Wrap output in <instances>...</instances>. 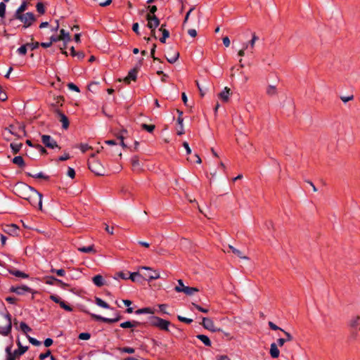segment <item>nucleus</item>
<instances>
[{
	"mask_svg": "<svg viewBox=\"0 0 360 360\" xmlns=\"http://www.w3.org/2000/svg\"><path fill=\"white\" fill-rule=\"evenodd\" d=\"M34 190V188L24 183H18L14 187L15 193L25 200L30 198Z\"/></svg>",
	"mask_w": 360,
	"mask_h": 360,
	"instance_id": "f257e3e1",
	"label": "nucleus"
},
{
	"mask_svg": "<svg viewBox=\"0 0 360 360\" xmlns=\"http://www.w3.org/2000/svg\"><path fill=\"white\" fill-rule=\"evenodd\" d=\"M11 330V317L9 314H0V334L7 335Z\"/></svg>",
	"mask_w": 360,
	"mask_h": 360,
	"instance_id": "f03ea898",
	"label": "nucleus"
},
{
	"mask_svg": "<svg viewBox=\"0 0 360 360\" xmlns=\"http://www.w3.org/2000/svg\"><path fill=\"white\" fill-rule=\"evenodd\" d=\"M14 18L23 24L24 28H28L32 25L37 18L31 12L14 14Z\"/></svg>",
	"mask_w": 360,
	"mask_h": 360,
	"instance_id": "7ed1b4c3",
	"label": "nucleus"
},
{
	"mask_svg": "<svg viewBox=\"0 0 360 360\" xmlns=\"http://www.w3.org/2000/svg\"><path fill=\"white\" fill-rule=\"evenodd\" d=\"M25 134L24 127L19 126L18 128L14 125H10L6 128L3 132V136L5 139L10 140V135H13L18 137L21 136L22 134Z\"/></svg>",
	"mask_w": 360,
	"mask_h": 360,
	"instance_id": "20e7f679",
	"label": "nucleus"
},
{
	"mask_svg": "<svg viewBox=\"0 0 360 360\" xmlns=\"http://www.w3.org/2000/svg\"><path fill=\"white\" fill-rule=\"evenodd\" d=\"M94 156L95 154L91 155V158H92V160H89V168L91 172L95 173L96 175H103L104 168L99 161L94 159Z\"/></svg>",
	"mask_w": 360,
	"mask_h": 360,
	"instance_id": "39448f33",
	"label": "nucleus"
},
{
	"mask_svg": "<svg viewBox=\"0 0 360 360\" xmlns=\"http://www.w3.org/2000/svg\"><path fill=\"white\" fill-rule=\"evenodd\" d=\"M33 207L42 208V195L36 189L33 191L31 195L27 200Z\"/></svg>",
	"mask_w": 360,
	"mask_h": 360,
	"instance_id": "423d86ee",
	"label": "nucleus"
},
{
	"mask_svg": "<svg viewBox=\"0 0 360 360\" xmlns=\"http://www.w3.org/2000/svg\"><path fill=\"white\" fill-rule=\"evenodd\" d=\"M150 324L161 330L167 331L169 330L170 322L158 316H153L150 320Z\"/></svg>",
	"mask_w": 360,
	"mask_h": 360,
	"instance_id": "0eeeda50",
	"label": "nucleus"
},
{
	"mask_svg": "<svg viewBox=\"0 0 360 360\" xmlns=\"http://www.w3.org/2000/svg\"><path fill=\"white\" fill-rule=\"evenodd\" d=\"M146 20L148 21L147 27L151 30L153 35L155 37V30L160 25L159 19L155 16V15L148 13L146 15Z\"/></svg>",
	"mask_w": 360,
	"mask_h": 360,
	"instance_id": "6e6552de",
	"label": "nucleus"
},
{
	"mask_svg": "<svg viewBox=\"0 0 360 360\" xmlns=\"http://www.w3.org/2000/svg\"><path fill=\"white\" fill-rule=\"evenodd\" d=\"M139 269L148 271L147 274H144V277L147 281L155 280L160 278V273L156 270H153L149 266H142L139 267Z\"/></svg>",
	"mask_w": 360,
	"mask_h": 360,
	"instance_id": "1a4fd4ad",
	"label": "nucleus"
},
{
	"mask_svg": "<svg viewBox=\"0 0 360 360\" xmlns=\"http://www.w3.org/2000/svg\"><path fill=\"white\" fill-rule=\"evenodd\" d=\"M41 141L47 148L53 149L58 147L56 141L49 135H42Z\"/></svg>",
	"mask_w": 360,
	"mask_h": 360,
	"instance_id": "9d476101",
	"label": "nucleus"
},
{
	"mask_svg": "<svg viewBox=\"0 0 360 360\" xmlns=\"http://www.w3.org/2000/svg\"><path fill=\"white\" fill-rule=\"evenodd\" d=\"M91 317H93L94 319H96L97 321H101L103 322L108 323H115L121 319V316H120L119 314H117L116 316L112 319L105 318V317H103L100 315L95 314H91Z\"/></svg>",
	"mask_w": 360,
	"mask_h": 360,
	"instance_id": "9b49d317",
	"label": "nucleus"
},
{
	"mask_svg": "<svg viewBox=\"0 0 360 360\" xmlns=\"http://www.w3.org/2000/svg\"><path fill=\"white\" fill-rule=\"evenodd\" d=\"M202 326L212 332L220 331V328H217L212 319L209 318H203L202 322Z\"/></svg>",
	"mask_w": 360,
	"mask_h": 360,
	"instance_id": "f8f14e48",
	"label": "nucleus"
},
{
	"mask_svg": "<svg viewBox=\"0 0 360 360\" xmlns=\"http://www.w3.org/2000/svg\"><path fill=\"white\" fill-rule=\"evenodd\" d=\"M179 56V52L172 49H169L166 52V58L169 63H175L177 60Z\"/></svg>",
	"mask_w": 360,
	"mask_h": 360,
	"instance_id": "ddd939ff",
	"label": "nucleus"
},
{
	"mask_svg": "<svg viewBox=\"0 0 360 360\" xmlns=\"http://www.w3.org/2000/svg\"><path fill=\"white\" fill-rule=\"evenodd\" d=\"M4 231L10 236H17L19 229L15 224H8L4 227Z\"/></svg>",
	"mask_w": 360,
	"mask_h": 360,
	"instance_id": "4468645a",
	"label": "nucleus"
},
{
	"mask_svg": "<svg viewBox=\"0 0 360 360\" xmlns=\"http://www.w3.org/2000/svg\"><path fill=\"white\" fill-rule=\"evenodd\" d=\"M174 290L177 292H184L187 295H192L195 292L199 291V290L196 288L188 287V286L184 287V288L175 287Z\"/></svg>",
	"mask_w": 360,
	"mask_h": 360,
	"instance_id": "2eb2a0df",
	"label": "nucleus"
},
{
	"mask_svg": "<svg viewBox=\"0 0 360 360\" xmlns=\"http://www.w3.org/2000/svg\"><path fill=\"white\" fill-rule=\"evenodd\" d=\"M60 41H63L64 46L66 47L67 44L70 41V34L69 32L65 31L64 29L60 30Z\"/></svg>",
	"mask_w": 360,
	"mask_h": 360,
	"instance_id": "dca6fc26",
	"label": "nucleus"
},
{
	"mask_svg": "<svg viewBox=\"0 0 360 360\" xmlns=\"http://www.w3.org/2000/svg\"><path fill=\"white\" fill-rule=\"evenodd\" d=\"M349 326L352 328L360 327V316L357 315L352 316L349 320Z\"/></svg>",
	"mask_w": 360,
	"mask_h": 360,
	"instance_id": "f3484780",
	"label": "nucleus"
},
{
	"mask_svg": "<svg viewBox=\"0 0 360 360\" xmlns=\"http://www.w3.org/2000/svg\"><path fill=\"white\" fill-rule=\"evenodd\" d=\"M137 77V70L136 68H134L131 70L127 76L124 78V81L129 84L131 81H135Z\"/></svg>",
	"mask_w": 360,
	"mask_h": 360,
	"instance_id": "a211bd4d",
	"label": "nucleus"
},
{
	"mask_svg": "<svg viewBox=\"0 0 360 360\" xmlns=\"http://www.w3.org/2000/svg\"><path fill=\"white\" fill-rule=\"evenodd\" d=\"M140 323L136 321H127L120 323L122 328H134L139 326Z\"/></svg>",
	"mask_w": 360,
	"mask_h": 360,
	"instance_id": "6ab92c4d",
	"label": "nucleus"
},
{
	"mask_svg": "<svg viewBox=\"0 0 360 360\" xmlns=\"http://www.w3.org/2000/svg\"><path fill=\"white\" fill-rule=\"evenodd\" d=\"M17 345L18 346V349H15L14 351L15 356L22 355L28 349V347L27 346H22V344H21V342H20L19 339L17 340Z\"/></svg>",
	"mask_w": 360,
	"mask_h": 360,
	"instance_id": "aec40b11",
	"label": "nucleus"
},
{
	"mask_svg": "<svg viewBox=\"0 0 360 360\" xmlns=\"http://www.w3.org/2000/svg\"><path fill=\"white\" fill-rule=\"evenodd\" d=\"M132 169L134 171L139 172L141 170V164L137 156H134L131 159Z\"/></svg>",
	"mask_w": 360,
	"mask_h": 360,
	"instance_id": "412c9836",
	"label": "nucleus"
},
{
	"mask_svg": "<svg viewBox=\"0 0 360 360\" xmlns=\"http://www.w3.org/2000/svg\"><path fill=\"white\" fill-rule=\"evenodd\" d=\"M230 89L225 87L224 90L219 94V98L224 102H228L230 96Z\"/></svg>",
	"mask_w": 360,
	"mask_h": 360,
	"instance_id": "4be33fe9",
	"label": "nucleus"
},
{
	"mask_svg": "<svg viewBox=\"0 0 360 360\" xmlns=\"http://www.w3.org/2000/svg\"><path fill=\"white\" fill-rule=\"evenodd\" d=\"M246 53H250V46H248V42L243 44L242 49L238 52V56L242 58L245 56Z\"/></svg>",
	"mask_w": 360,
	"mask_h": 360,
	"instance_id": "5701e85b",
	"label": "nucleus"
},
{
	"mask_svg": "<svg viewBox=\"0 0 360 360\" xmlns=\"http://www.w3.org/2000/svg\"><path fill=\"white\" fill-rule=\"evenodd\" d=\"M270 355L272 358H278L279 356L280 352L278 349V346L276 343H271L270 346Z\"/></svg>",
	"mask_w": 360,
	"mask_h": 360,
	"instance_id": "b1692460",
	"label": "nucleus"
},
{
	"mask_svg": "<svg viewBox=\"0 0 360 360\" xmlns=\"http://www.w3.org/2000/svg\"><path fill=\"white\" fill-rule=\"evenodd\" d=\"M30 1V0H22V4L15 11L14 14H20L24 13L27 9Z\"/></svg>",
	"mask_w": 360,
	"mask_h": 360,
	"instance_id": "393cba45",
	"label": "nucleus"
},
{
	"mask_svg": "<svg viewBox=\"0 0 360 360\" xmlns=\"http://www.w3.org/2000/svg\"><path fill=\"white\" fill-rule=\"evenodd\" d=\"M30 290V288L26 285L12 288V291L18 295L23 294L25 292H29Z\"/></svg>",
	"mask_w": 360,
	"mask_h": 360,
	"instance_id": "a878e982",
	"label": "nucleus"
},
{
	"mask_svg": "<svg viewBox=\"0 0 360 360\" xmlns=\"http://www.w3.org/2000/svg\"><path fill=\"white\" fill-rule=\"evenodd\" d=\"M78 251L84 253H96V250L94 249V245H91L87 247H81L77 248Z\"/></svg>",
	"mask_w": 360,
	"mask_h": 360,
	"instance_id": "bb28decb",
	"label": "nucleus"
},
{
	"mask_svg": "<svg viewBox=\"0 0 360 360\" xmlns=\"http://www.w3.org/2000/svg\"><path fill=\"white\" fill-rule=\"evenodd\" d=\"M229 248L232 251L233 254H235L238 257L243 259H248V257L245 256L240 250L235 248L233 246L229 245Z\"/></svg>",
	"mask_w": 360,
	"mask_h": 360,
	"instance_id": "cd10ccee",
	"label": "nucleus"
},
{
	"mask_svg": "<svg viewBox=\"0 0 360 360\" xmlns=\"http://www.w3.org/2000/svg\"><path fill=\"white\" fill-rule=\"evenodd\" d=\"M93 283L98 287L102 286L104 284L103 278L101 275H96L92 278Z\"/></svg>",
	"mask_w": 360,
	"mask_h": 360,
	"instance_id": "c85d7f7f",
	"label": "nucleus"
},
{
	"mask_svg": "<svg viewBox=\"0 0 360 360\" xmlns=\"http://www.w3.org/2000/svg\"><path fill=\"white\" fill-rule=\"evenodd\" d=\"M258 39H259V37L256 35L255 33H253L252 34V39L248 42V46H250V53H253L255 43Z\"/></svg>",
	"mask_w": 360,
	"mask_h": 360,
	"instance_id": "c756f323",
	"label": "nucleus"
},
{
	"mask_svg": "<svg viewBox=\"0 0 360 360\" xmlns=\"http://www.w3.org/2000/svg\"><path fill=\"white\" fill-rule=\"evenodd\" d=\"M58 115L60 117V121L62 122L63 127L64 129H67L69 126V121L68 117L62 112H58Z\"/></svg>",
	"mask_w": 360,
	"mask_h": 360,
	"instance_id": "7c9ffc66",
	"label": "nucleus"
},
{
	"mask_svg": "<svg viewBox=\"0 0 360 360\" xmlns=\"http://www.w3.org/2000/svg\"><path fill=\"white\" fill-rule=\"evenodd\" d=\"M196 338L202 342V343L206 346H211V341L210 338L205 335H198Z\"/></svg>",
	"mask_w": 360,
	"mask_h": 360,
	"instance_id": "2f4dec72",
	"label": "nucleus"
},
{
	"mask_svg": "<svg viewBox=\"0 0 360 360\" xmlns=\"http://www.w3.org/2000/svg\"><path fill=\"white\" fill-rule=\"evenodd\" d=\"M266 93L269 96H274L277 94L276 87L274 85H269L266 87Z\"/></svg>",
	"mask_w": 360,
	"mask_h": 360,
	"instance_id": "473e14b6",
	"label": "nucleus"
},
{
	"mask_svg": "<svg viewBox=\"0 0 360 360\" xmlns=\"http://www.w3.org/2000/svg\"><path fill=\"white\" fill-rule=\"evenodd\" d=\"M95 302L96 305L104 309H110L109 304L99 297H96Z\"/></svg>",
	"mask_w": 360,
	"mask_h": 360,
	"instance_id": "72a5a7b5",
	"label": "nucleus"
},
{
	"mask_svg": "<svg viewBox=\"0 0 360 360\" xmlns=\"http://www.w3.org/2000/svg\"><path fill=\"white\" fill-rule=\"evenodd\" d=\"M9 272L16 276V277H20V278H28V275L25 274L24 272H22L20 271H18V270H10Z\"/></svg>",
	"mask_w": 360,
	"mask_h": 360,
	"instance_id": "f704fd0d",
	"label": "nucleus"
},
{
	"mask_svg": "<svg viewBox=\"0 0 360 360\" xmlns=\"http://www.w3.org/2000/svg\"><path fill=\"white\" fill-rule=\"evenodd\" d=\"M136 314H153V311L149 307H145L142 309H139L136 311Z\"/></svg>",
	"mask_w": 360,
	"mask_h": 360,
	"instance_id": "c9c22d12",
	"label": "nucleus"
},
{
	"mask_svg": "<svg viewBox=\"0 0 360 360\" xmlns=\"http://www.w3.org/2000/svg\"><path fill=\"white\" fill-rule=\"evenodd\" d=\"M13 162L20 167H22L24 165V160L21 156H15L13 159Z\"/></svg>",
	"mask_w": 360,
	"mask_h": 360,
	"instance_id": "e433bc0d",
	"label": "nucleus"
},
{
	"mask_svg": "<svg viewBox=\"0 0 360 360\" xmlns=\"http://www.w3.org/2000/svg\"><path fill=\"white\" fill-rule=\"evenodd\" d=\"M20 328L26 335H27V333L28 332H30L32 330L31 328L28 326L25 322H21L20 323Z\"/></svg>",
	"mask_w": 360,
	"mask_h": 360,
	"instance_id": "4c0bfd02",
	"label": "nucleus"
},
{
	"mask_svg": "<svg viewBox=\"0 0 360 360\" xmlns=\"http://www.w3.org/2000/svg\"><path fill=\"white\" fill-rule=\"evenodd\" d=\"M22 146V143H11V148L14 153H17Z\"/></svg>",
	"mask_w": 360,
	"mask_h": 360,
	"instance_id": "58836bf2",
	"label": "nucleus"
},
{
	"mask_svg": "<svg viewBox=\"0 0 360 360\" xmlns=\"http://www.w3.org/2000/svg\"><path fill=\"white\" fill-rule=\"evenodd\" d=\"M27 338L28 339L29 342L34 345V346H39L41 345V342L37 340V339L30 337L29 335H26Z\"/></svg>",
	"mask_w": 360,
	"mask_h": 360,
	"instance_id": "ea45409f",
	"label": "nucleus"
},
{
	"mask_svg": "<svg viewBox=\"0 0 360 360\" xmlns=\"http://www.w3.org/2000/svg\"><path fill=\"white\" fill-rule=\"evenodd\" d=\"M27 44H24L22 46H21L20 47H19L17 50V52L20 54V55H25L26 53H27Z\"/></svg>",
	"mask_w": 360,
	"mask_h": 360,
	"instance_id": "a19ab883",
	"label": "nucleus"
},
{
	"mask_svg": "<svg viewBox=\"0 0 360 360\" xmlns=\"http://www.w3.org/2000/svg\"><path fill=\"white\" fill-rule=\"evenodd\" d=\"M165 25H162L160 28L159 29V31L162 32V37L165 38H168L169 37V32L164 28Z\"/></svg>",
	"mask_w": 360,
	"mask_h": 360,
	"instance_id": "79ce46f5",
	"label": "nucleus"
},
{
	"mask_svg": "<svg viewBox=\"0 0 360 360\" xmlns=\"http://www.w3.org/2000/svg\"><path fill=\"white\" fill-rule=\"evenodd\" d=\"M140 277H141V276L139 272H133L130 274L129 278L134 282L137 281V278Z\"/></svg>",
	"mask_w": 360,
	"mask_h": 360,
	"instance_id": "37998d69",
	"label": "nucleus"
},
{
	"mask_svg": "<svg viewBox=\"0 0 360 360\" xmlns=\"http://www.w3.org/2000/svg\"><path fill=\"white\" fill-rule=\"evenodd\" d=\"M141 127L143 129L146 130L147 131H148L150 133L153 132V131L155 129V125H153V124L148 125L146 124H141Z\"/></svg>",
	"mask_w": 360,
	"mask_h": 360,
	"instance_id": "c03bdc74",
	"label": "nucleus"
},
{
	"mask_svg": "<svg viewBox=\"0 0 360 360\" xmlns=\"http://www.w3.org/2000/svg\"><path fill=\"white\" fill-rule=\"evenodd\" d=\"M79 148L81 150L82 153H85L88 150L91 149V147L86 143H81L79 146Z\"/></svg>",
	"mask_w": 360,
	"mask_h": 360,
	"instance_id": "a18cd8bd",
	"label": "nucleus"
},
{
	"mask_svg": "<svg viewBox=\"0 0 360 360\" xmlns=\"http://www.w3.org/2000/svg\"><path fill=\"white\" fill-rule=\"evenodd\" d=\"M6 6L4 2L0 3V17L4 18L6 13Z\"/></svg>",
	"mask_w": 360,
	"mask_h": 360,
	"instance_id": "49530a36",
	"label": "nucleus"
},
{
	"mask_svg": "<svg viewBox=\"0 0 360 360\" xmlns=\"http://www.w3.org/2000/svg\"><path fill=\"white\" fill-rule=\"evenodd\" d=\"M36 8H37V11L39 13H41V14H44V13L45 8H44V6L42 3H41V2L37 3V6H36Z\"/></svg>",
	"mask_w": 360,
	"mask_h": 360,
	"instance_id": "de8ad7c7",
	"label": "nucleus"
},
{
	"mask_svg": "<svg viewBox=\"0 0 360 360\" xmlns=\"http://www.w3.org/2000/svg\"><path fill=\"white\" fill-rule=\"evenodd\" d=\"M60 306L64 309L65 310L68 311H72V308L69 306L68 304H67L65 302L63 301H61L60 302Z\"/></svg>",
	"mask_w": 360,
	"mask_h": 360,
	"instance_id": "09e8293b",
	"label": "nucleus"
},
{
	"mask_svg": "<svg viewBox=\"0 0 360 360\" xmlns=\"http://www.w3.org/2000/svg\"><path fill=\"white\" fill-rule=\"evenodd\" d=\"M96 3H98L101 6H106L111 4L112 0H105V1H103L101 0H94Z\"/></svg>",
	"mask_w": 360,
	"mask_h": 360,
	"instance_id": "8fccbe9b",
	"label": "nucleus"
},
{
	"mask_svg": "<svg viewBox=\"0 0 360 360\" xmlns=\"http://www.w3.org/2000/svg\"><path fill=\"white\" fill-rule=\"evenodd\" d=\"M91 335L89 333H81L79 335V338L82 340H87L90 338Z\"/></svg>",
	"mask_w": 360,
	"mask_h": 360,
	"instance_id": "3c124183",
	"label": "nucleus"
},
{
	"mask_svg": "<svg viewBox=\"0 0 360 360\" xmlns=\"http://www.w3.org/2000/svg\"><path fill=\"white\" fill-rule=\"evenodd\" d=\"M26 44L27 46V48L30 49L31 50L36 49L39 46V42L27 43Z\"/></svg>",
	"mask_w": 360,
	"mask_h": 360,
	"instance_id": "603ef678",
	"label": "nucleus"
},
{
	"mask_svg": "<svg viewBox=\"0 0 360 360\" xmlns=\"http://www.w3.org/2000/svg\"><path fill=\"white\" fill-rule=\"evenodd\" d=\"M51 272H55L58 276H64L65 274V271L60 269H52L51 270Z\"/></svg>",
	"mask_w": 360,
	"mask_h": 360,
	"instance_id": "864d4df0",
	"label": "nucleus"
},
{
	"mask_svg": "<svg viewBox=\"0 0 360 360\" xmlns=\"http://www.w3.org/2000/svg\"><path fill=\"white\" fill-rule=\"evenodd\" d=\"M177 318H178V319L180 321L186 323H191L193 322V319H188V318H186V317H184V316H178Z\"/></svg>",
	"mask_w": 360,
	"mask_h": 360,
	"instance_id": "5fc2aeb1",
	"label": "nucleus"
},
{
	"mask_svg": "<svg viewBox=\"0 0 360 360\" xmlns=\"http://www.w3.org/2000/svg\"><path fill=\"white\" fill-rule=\"evenodd\" d=\"M68 87L70 90L75 91L76 92H79V87L73 83H69L68 84Z\"/></svg>",
	"mask_w": 360,
	"mask_h": 360,
	"instance_id": "6e6d98bb",
	"label": "nucleus"
},
{
	"mask_svg": "<svg viewBox=\"0 0 360 360\" xmlns=\"http://www.w3.org/2000/svg\"><path fill=\"white\" fill-rule=\"evenodd\" d=\"M67 175L69 177H70L71 179L75 178V169L73 168L69 167L68 169Z\"/></svg>",
	"mask_w": 360,
	"mask_h": 360,
	"instance_id": "4d7b16f0",
	"label": "nucleus"
},
{
	"mask_svg": "<svg viewBox=\"0 0 360 360\" xmlns=\"http://www.w3.org/2000/svg\"><path fill=\"white\" fill-rule=\"evenodd\" d=\"M282 332H283V333L285 334V335L286 337L285 338L286 342L292 341L293 340V337L288 332L284 330L283 329Z\"/></svg>",
	"mask_w": 360,
	"mask_h": 360,
	"instance_id": "13d9d810",
	"label": "nucleus"
},
{
	"mask_svg": "<svg viewBox=\"0 0 360 360\" xmlns=\"http://www.w3.org/2000/svg\"><path fill=\"white\" fill-rule=\"evenodd\" d=\"M268 324H269L270 328L274 330H280L281 331L283 330L282 328H279L278 326H277L275 323H274L271 321H269Z\"/></svg>",
	"mask_w": 360,
	"mask_h": 360,
	"instance_id": "bf43d9fd",
	"label": "nucleus"
},
{
	"mask_svg": "<svg viewBox=\"0 0 360 360\" xmlns=\"http://www.w3.org/2000/svg\"><path fill=\"white\" fill-rule=\"evenodd\" d=\"M192 304H193V306L195 309H197L198 311H200L201 312H203V313H207L208 312V309H207L202 308L200 306H199V305H198V304H196L195 303H193Z\"/></svg>",
	"mask_w": 360,
	"mask_h": 360,
	"instance_id": "052dcab7",
	"label": "nucleus"
},
{
	"mask_svg": "<svg viewBox=\"0 0 360 360\" xmlns=\"http://www.w3.org/2000/svg\"><path fill=\"white\" fill-rule=\"evenodd\" d=\"M132 30L137 34H140V32H139V25L138 22H135V23L133 24Z\"/></svg>",
	"mask_w": 360,
	"mask_h": 360,
	"instance_id": "680f3d73",
	"label": "nucleus"
},
{
	"mask_svg": "<svg viewBox=\"0 0 360 360\" xmlns=\"http://www.w3.org/2000/svg\"><path fill=\"white\" fill-rule=\"evenodd\" d=\"M49 356H51V352L49 350H48L46 353L40 354L39 359L41 360H44L46 358L49 357Z\"/></svg>",
	"mask_w": 360,
	"mask_h": 360,
	"instance_id": "e2e57ef3",
	"label": "nucleus"
},
{
	"mask_svg": "<svg viewBox=\"0 0 360 360\" xmlns=\"http://www.w3.org/2000/svg\"><path fill=\"white\" fill-rule=\"evenodd\" d=\"M122 352L128 354H134L135 352V349L132 347H124L122 349Z\"/></svg>",
	"mask_w": 360,
	"mask_h": 360,
	"instance_id": "0e129e2a",
	"label": "nucleus"
},
{
	"mask_svg": "<svg viewBox=\"0 0 360 360\" xmlns=\"http://www.w3.org/2000/svg\"><path fill=\"white\" fill-rule=\"evenodd\" d=\"M353 96H341V100L344 103H347L349 101H352L353 99Z\"/></svg>",
	"mask_w": 360,
	"mask_h": 360,
	"instance_id": "69168bd1",
	"label": "nucleus"
},
{
	"mask_svg": "<svg viewBox=\"0 0 360 360\" xmlns=\"http://www.w3.org/2000/svg\"><path fill=\"white\" fill-rule=\"evenodd\" d=\"M60 41V37L59 36H55V35H52L51 37H50V42H51V44L54 42H57V41Z\"/></svg>",
	"mask_w": 360,
	"mask_h": 360,
	"instance_id": "338daca9",
	"label": "nucleus"
},
{
	"mask_svg": "<svg viewBox=\"0 0 360 360\" xmlns=\"http://www.w3.org/2000/svg\"><path fill=\"white\" fill-rule=\"evenodd\" d=\"M45 347H50L53 344V340L51 338H46L44 342Z\"/></svg>",
	"mask_w": 360,
	"mask_h": 360,
	"instance_id": "774afa93",
	"label": "nucleus"
}]
</instances>
